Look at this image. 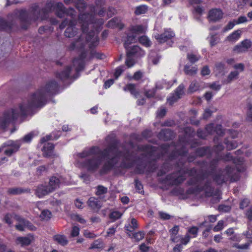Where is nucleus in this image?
<instances>
[{
  "label": "nucleus",
  "mask_w": 252,
  "mask_h": 252,
  "mask_svg": "<svg viewBox=\"0 0 252 252\" xmlns=\"http://www.w3.org/2000/svg\"><path fill=\"white\" fill-rule=\"evenodd\" d=\"M185 136L179 138L177 145L164 144L159 147L152 146L150 145H142L138 147V149L142 151L143 153L140 157L129 151L121 152L118 149V142L112 136H108L106 141L109 143L107 148L102 150L98 146H94V156L100 155L101 159H106L99 173L100 175L107 174L118 163L119 158H123L121 167L123 168H131L135 162L137 165L135 172L142 174L145 172H153L156 169L155 160L165 155L170 150L172 153L169 156L170 161L178 159L177 167L179 169L176 172L168 174L164 179H159V182L163 184L170 186H179L186 179V174L191 177L187 182L188 186H196L194 188H189L187 191L188 194H193L204 191L206 196H211L214 193V188L212 187V182L207 179L204 185H201L202 181L208 177L207 173L202 175L197 174V170L193 167L190 169L183 168L186 162V157L188 152L187 148L190 145L189 138L192 137L194 131L191 127H186L184 129Z\"/></svg>",
  "instance_id": "f257e3e1"
},
{
  "label": "nucleus",
  "mask_w": 252,
  "mask_h": 252,
  "mask_svg": "<svg viewBox=\"0 0 252 252\" xmlns=\"http://www.w3.org/2000/svg\"><path fill=\"white\" fill-rule=\"evenodd\" d=\"M78 21L81 25L82 33L77 40L73 42L69 46L70 50H76L80 53L79 57L74 59L72 62L77 73L84 68L85 59L88 52L86 48L87 44L91 49L90 59H102L105 57L104 54L93 49L99 43L98 34L102 30L104 20L96 18L94 14L86 12L78 15Z\"/></svg>",
  "instance_id": "f03ea898"
},
{
  "label": "nucleus",
  "mask_w": 252,
  "mask_h": 252,
  "mask_svg": "<svg viewBox=\"0 0 252 252\" xmlns=\"http://www.w3.org/2000/svg\"><path fill=\"white\" fill-rule=\"evenodd\" d=\"M58 84L55 80L48 82L45 87L41 88L31 95L26 100L20 103L18 108H12L4 112L0 116V128L4 129L10 123H13L19 117L27 115L35 108L42 107L46 103L47 97L56 94Z\"/></svg>",
  "instance_id": "7ed1b4c3"
},
{
  "label": "nucleus",
  "mask_w": 252,
  "mask_h": 252,
  "mask_svg": "<svg viewBox=\"0 0 252 252\" xmlns=\"http://www.w3.org/2000/svg\"><path fill=\"white\" fill-rule=\"evenodd\" d=\"M65 9L61 2H57L55 5L52 2H48L46 6L41 9L37 3H34L32 5L29 11L25 9L17 10L14 12V14L20 20L22 29L26 30L32 22L38 19H46L48 17L49 12L54 9L58 17H63L65 16Z\"/></svg>",
  "instance_id": "20e7f679"
},
{
  "label": "nucleus",
  "mask_w": 252,
  "mask_h": 252,
  "mask_svg": "<svg viewBox=\"0 0 252 252\" xmlns=\"http://www.w3.org/2000/svg\"><path fill=\"white\" fill-rule=\"evenodd\" d=\"M221 160L224 161H232L236 164V169L230 166H227L223 170L220 171L218 174L213 175V180L218 185H221L230 180L231 182L239 179V173L245 171L246 168L241 158H235L230 153L220 156Z\"/></svg>",
  "instance_id": "39448f33"
},
{
  "label": "nucleus",
  "mask_w": 252,
  "mask_h": 252,
  "mask_svg": "<svg viewBox=\"0 0 252 252\" xmlns=\"http://www.w3.org/2000/svg\"><path fill=\"white\" fill-rule=\"evenodd\" d=\"M101 159L92 157L87 158L81 162V166L91 173H94L99 168L101 164Z\"/></svg>",
  "instance_id": "423d86ee"
},
{
  "label": "nucleus",
  "mask_w": 252,
  "mask_h": 252,
  "mask_svg": "<svg viewBox=\"0 0 252 252\" xmlns=\"http://www.w3.org/2000/svg\"><path fill=\"white\" fill-rule=\"evenodd\" d=\"M185 86L183 84H181L175 90L174 93L168 97L167 102L170 105L180 99L184 94Z\"/></svg>",
  "instance_id": "0eeeda50"
},
{
  "label": "nucleus",
  "mask_w": 252,
  "mask_h": 252,
  "mask_svg": "<svg viewBox=\"0 0 252 252\" xmlns=\"http://www.w3.org/2000/svg\"><path fill=\"white\" fill-rule=\"evenodd\" d=\"M174 36L175 33L173 32L171 29H167L165 30L163 33L156 34L155 37L158 42L162 43L170 39Z\"/></svg>",
  "instance_id": "6e6552de"
},
{
  "label": "nucleus",
  "mask_w": 252,
  "mask_h": 252,
  "mask_svg": "<svg viewBox=\"0 0 252 252\" xmlns=\"http://www.w3.org/2000/svg\"><path fill=\"white\" fill-rule=\"evenodd\" d=\"M126 53L133 56L134 58H140L145 55V51L139 46L134 45L131 47H128Z\"/></svg>",
  "instance_id": "1a4fd4ad"
},
{
  "label": "nucleus",
  "mask_w": 252,
  "mask_h": 252,
  "mask_svg": "<svg viewBox=\"0 0 252 252\" xmlns=\"http://www.w3.org/2000/svg\"><path fill=\"white\" fill-rule=\"evenodd\" d=\"M175 133L169 128L162 129L158 134V137L163 141L172 139L175 137Z\"/></svg>",
  "instance_id": "9d476101"
},
{
  "label": "nucleus",
  "mask_w": 252,
  "mask_h": 252,
  "mask_svg": "<svg viewBox=\"0 0 252 252\" xmlns=\"http://www.w3.org/2000/svg\"><path fill=\"white\" fill-rule=\"evenodd\" d=\"M76 21L75 20H69L68 26L64 32V35L67 37H73L77 32V29L75 27Z\"/></svg>",
  "instance_id": "9b49d317"
},
{
  "label": "nucleus",
  "mask_w": 252,
  "mask_h": 252,
  "mask_svg": "<svg viewBox=\"0 0 252 252\" xmlns=\"http://www.w3.org/2000/svg\"><path fill=\"white\" fill-rule=\"evenodd\" d=\"M223 16V12L220 9H212L209 12L208 19L210 21H217L221 19Z\"/></svg>",
  "instance_id": "f8f14e48"
},
{
  "label": "nucleus",
  "mask_w": 252,
  "mask_h": 252,
  "mask_svg": "<svg viewBox=\"0 0 252 252\" xmlns=\"http://www.w3.org/2000/svg\"><path fill=\"white\" fill-rule=\"evenodd\" d=\"M252 46V41L250 39H245L241 43L236 45L234 50L238 52H243L247 51Z\"/></svg>",
  "instance_id": "ddd939ff"
},
{
  "label": "nucleus",
  "mask_w": 252,
  "mask_h": 252,
  "mask_svg": "<svg viewBox=\"0 0 252 252\" xmlns=\"http://www.w3.org/2000/svg\"><path fill=\"white\" fill-rule=\"evenodd\" d=\"M195 154L197 157H203L207 156L208 158H210L212 154V150L210 147H202L196 150Z\"/></svg>",
  "instance_id": "4468645a"
},
{
  "label": "nucleus",
  "mask_w": 252,
  "mask_h": 252,
  "mask_svg": "<svg viewBox=\"0 0 252 252\" xmlns=\"http://www.w3.org/2000/svg\"><path fill=\"white\" fill-rule=\"evenodd\" d=\"M106 26L109 28H118L120 30H122L124 27V25L122 23L121 19L118 17H114L110 20Z\"/></svg>",
  "instance_id": "2eb2a0df"
},
{
  "label": "nucleus",
  "mask_w": 252,
  "mask_h": 252,
  "mask_svg": "<svg viewBox=\"0 0 252 252\" xmlns=\"http://www.w3.org/2000/svg\"><path fill=\"white\" fill-rule=\"evenodd\" d=\"M51 192H52V191L48 186H44L43 185L38 186L35 190L36 195L40 198L47 195Z\"/></svg>",
  "instance_id": "dca6fc26"
},
{
  "label": "nucleus",
  "mask_w": 252,
  "mask_h": 252,
  "mask_svg": "<svg viewBox=\"0 0 252 252\" xmlns=\"http://www.w3.org/2000/svg\"><path fill=\"white\" fill-rule=\"evenodd\" d=\"M87 204L88 206L93 210H97L101 206L100 201L94 197H90L87 202Z\"/></svg>",
  "instance_id": "f3484780"
},
{
  "label": "nucleus",
  "mask_w": 252,
  "mask_h": 252,
  "mask_svg": "<svg viewBox=\"0 0 252 252\" xmlns=\"http://www.w3.org/2000/svg\"><path fill=\"white\" fill-rule=\"evenodd\" d=\"M171 240L174 243H180L182 245H187L190 241V237L189 235H186L183 236L180 235H177L175 237H173Z\"/></svg>",
  "instance_id": "a211bd4d"
},
{
  "label": "nucleus",
  "mask_w": 252,
  "mask_h": 252,
  "mask_svg": "<svg viewBox=\"0 0 252 252\" xmlns=\"http://www.w3.org/2000/svg\"><path fill=\"white\" fill-rule=\"evenodd\" d=\"M54 148L55 146L53 143H47L45 144L42 148L44 156L46 157L52 156L53 154Z\"/></svg>",
  "instance_id": "6ab92c4d"
},
{
  "label": "nucleus",
  "mask_w": 252,
  "mask_h": 252,
  "mask_svg": "<svg viewBox=\"0 0 252 252\" xmlns=\"http://www.w3.org/2000/svg\"><path fill=\"white\" fill-rule=\"evenodd\" d=\"M53 240L58 244L62 246H66L68 243V240L64 235L57 234L53 236Z\"/></svg>",
  "instance_id": "aec40b11"
},
{
  "label": "nucleus",
  "mask_w": 252,
  "mask_h": 252,
  "mask_svg": "<svg viewBox=\"0 0 252 252\" xmlns=\"http://www.w3.org/2000/svg\"><path fill=\"white\" fill-rule=\"evenodd\" d=\"M33 240V237L31 235L25 237H19L17 238L16 242L17 244H20L22 246L29 245Z\"/></svg>",
  "instance_id": "412c9836"
},
{
  "label": "nucleus",
  "mask_w": 252,
  "mask_h": 252,
  "mask_svg": "<svg viewBox=\"0 0 252 252\" xmlns=\"http://www.w3.org/2000/svg\"><path fill=\"white\" fill-rule=\"evenodd\" d=\"M61 182V180L60 178L53 176L50 179L48 186L51 190L53 191L59 187Z\"/></svg>",
  "instance_id": "4be33fe9"
},
{
  "label": "nucleus",
  "mask_w": 252,
  "mask_h": 252,
  "mask_svg": "<svg viewBox=\"0 0 252 252\" xmlns=\"http://www.w3.org/2000/svg\"><path fill=\"white\" fill-rule=\"evenodd\" d=\"M71 67L70 66H67L64 70L60 72H58L56 74V77L61 80H63L67 79L69 77Z\"/></svg>",
  "instance_id": "5701e85b"
},
{
  "label": "nucleus",
  "mask_w": 252,
  "mask_h": 252,
  "mask_svg": "<svg viewBox=\"0 0 252 252\" xmlns=\"http://www.w3.org/2000/svg\"><path fill=\"white\" fill-rule=\"evenodd\" d=\"M126 39L124 40V47L126 50H127V48L129 47L130 44L134 43L136 41V35L131 33H126Z\"/></svg>",
  "instance_id": "b1692460"
},
{
  "label": "nucleus",
  "mask_w": 252,
  "mask_h": 252,
  "mask_svg": "<svg viewBox=\"0 0 252 252\" xmlns=\"http://www.w3.org/2000/svg\"><path fill=\"white\" fill-rule=\"evenodd\" d=\"M137 227V221H128L127 223L125 225V228L129 237H131L130 233L134 231Z\"/></svg>",
  "instance_id": "393cba45"
},
{
  "label": "nucleus",
  "mask_w": 252,
  "mask_h": 252,
  "mask_svg": "<svg viewBox=\"0 0 252 252\" xmlns=\"http://www.w3.org/2000/svg\"><path fill=\"white\" fill-rule=\"evenodd\" d=\"M128 31L134 34H139L145 32V28L141 25L131 26L129 27Z\"/></svg>",
  "instance_id": "a878e982"
},
{
  "label": "nucleus",
  "mask_w": 252,
  "mask_h": 252,
  "mask_svg": "<svg viewBox=\"0 0 252 252\" xmlns=\"http://www.w3.org/2000/svg\"><path fill=\"white\" fill-rule=\"evenodd\" d=\"M30 189H23L21 188H14L9 189L8 192L9 194L16 195L20 194L23 193H30Z\"/></svg>",
  "instance_id": "bb28decb"
},
{
  "label": "nucleus",
  "mask_w": 252,
  "mask_h": 252,
  "mask_svg": "<svg viewBox=\"0 0 252 252\" xmlns=\"http://www.w3.org/2000/svg\"><path fill=\"white\" fill-rule=\"evenodd\" d=\"M173 83L170 82H167L165 80H162L157 82L156 84L155 89L160 90L164 87H166L167 89H169L172 85Z\"/></svg>",
  "instance_id": "cd10ccee"
},
{
  "label": "nucleus",
  "mask_w": 252,
  "mask_h": 252,
  "mask_svg": "<svg viewBox=\"0 0 252 252\" xmlns=\"http://www.w3.org/2000/svg\"><path fill=\"white\" fill-rule=\"evenodd\" d=\"M61 135V132L58 131V134H56L55 132H52L50 135H47L45 137H42L41 140V143H43L49 140H55L58 139Z\"/></svg>",
  "instance_id": "c85d7f7f"
},
{
  "label": "nucleus",
  "mask_w": 252,
  "mask_h": 252,
  "mask_svg": "<svg viewBox=\"0 0 252 252\" xmlns=\"http://www.w3.org/2000/svg\"><path fill=\"white\" fill-rule=\"evenodd\" d=\"M197 71V67L196 66H191L190 65L186 64L184 67V72L186 74L192 76L196 74Z\"/></svg>",
  "instance_id": "c756f323"
},
{
  "label": "nucleus",
  "mask_w": 252,
  "mask_h": 252,
  "mask_svg": "<svg viewBox=\"0 0 252 252\" xmlns=\"http://www.w3.org/2000/svg\"><path fill=\"white\" fill-rule=\"evenodd\" d=\"M108 192V189L102 185H98L96 187L95 194L100 198L103 197L104 195Z\"/></svg>",
  "instance_id": "7c9ffc66"
},
{
  "label": "nucleus",
  "mask_w": 252,
  "mask_h": 252,
  "mask_svg": "<svg viewBox=\"0 0 252 252\" xmlns=\"http://www.w3.org/2000/svg\"><path fill=\"white\" fill-rule=\"evenodd\" d=\"M221 160L220 156H217L216 158L211 160L209 163V167L211 169V173L213 174L216 170L219 162Z\"/></svg>",
  "instance_id": "2f4dec72"
},
{
  "label": "nucleus",
  "mask_w": 252,
  "mask_h": 252,
  "mask_svg": "<svg viewBox=\"0 0 252 252\" xmlns=\"http://www.w3.org/2000/svg\"><path fill=\"white\" fill-rule=\"evenodd\" d=\"M241 34V31L240 30L235 31L227 37V39L229 41L235 42L239 39Z\"/></svg>",
  "instance_id": "473e14b6"
},
{
  "label": "nucleus",
  "mask_w": 252,
  "mask_h": 252,
  "mask_svg": "<svg viewBox=\"0 0 252 252\" xmlns=\"http://www.w3.org/2000/svg\"><path fill=\"white\" fill-rule=\"evenodd\" d=\"M3 220H24L15 213H12L5 215Z\"/></svg>",
  "instance_id": "72a5a7b5"
},
{
  "label": "nucleus",
  "mask_w": 252,
  "mask_h": 252,
  "mask_svg": "<svg viewBox=\"0 0 252 252\" xmlns=\"http://www.w3.org/2000/svg\"><path fill=\"white\" fill-rule=\"evenodd\" d=\"M224 142L226 145L227 150L229 151L234 149L238 147V143L234 140L230 141L228 138H226Z\"/></svg>",
  "instance_id": "f704fd0d"
},
{
  "label": "nucleus",
  "mask_w": 252,
  "mask_h": 252,
  "mask_svg": "<svg viewBox=\"0 0 252 252\" xmlns=\"http://www.w3.org/2000/svg\"><path fill=\"white\" fill-rule=\"evenodd\" d=\"M125 91H128L130 92L131 94L133 95L135 97H137L138 94V92L136 91L135 89V85L133 84H128L126 85L124 88Z\"/></svg>",
  "instance_id": "c9c22d12"
},
{
  "label": "nucleus",
  "mask_w": 252,
  "mask_h": 252,
  "mask_svg": "<svg viewBox=\"0 0 252 252\" xmlns=\"http://www.w3.org/2000/svg\"><path fill=\"white\" fill-rule=\"evenodd\" d=\"M11 28L10 23L7 22L2 18H0V30H10Z\"/></svg>",
  "instance_id": "e433bc0d"
},
{
  "label": "nucleus",
  "mask_w": 252,
  "mask_h": 252,
  "mask_svg": "<svg viewBox=\"0 0 252 252\" xmlns=\"http://www.w3.org/2000/svg\"><path fill=\"white\" fill-rule=\"evenodd\" d=\"M75 7L79 11H83L87 7V3L84 0H77L75 2Z\"/></svg>",
  "instance_id": "4c0bfd02"
},
{
  "label": "nucleus",
  "mask_w": 252,
  "mask_h": 252,
  "mask_svg": "<svg viewBox=\"0 0 252 252\" xmlns=\"http://www.w3.org/2000/svg\"><path fill=\"white\" fill-rule=\"evenodd\" d=\"M138 41L142 45L146 47H150L152 44L149 38L145 35L139 37Z\"/></svg>",
  "instance_id": "58836bf2"
},
{
  "label": "nucleus",
  "mask_w": 252,
  "mask_h": 252,
  "mask_svg": "<svg viewBox=\"0 0 252 252\" xmlns=\"http://www.w3.org/2000/svg\"><path fill=\"white\" fill-rule=\"evenodd\" d=\"M148 8L146 5H139L135 8L134 13L136 15L145 14L148 11Z\"/></svg>",
  "instance_id": "ea45409f"
},
{
  "label": "nucleus",
  "mask_w": 252,
  "mask_h": 252,
  "mask_svg": "<svg viewBox=\"0 0 252 252\" xmlns=\"http://www.w3.org/2000/svg\"><path fill=\"white\" fill-rule=\"evenodd\" d=\"M159 215L160 217V218L162 220H177L179 219V218H177L175 216L170 215L169 214L163 212H159Z\"/></svg>",
  "instance_id": "a19ab883"
},
{
  "label": "nucleus",
  "mask_w": 252,
  "mask_h": 252,
  "mask_svg": "<svg viewBox=\"0 0 252 252\" xmlns=\"http://www.w3.org/2000/svg\"><path fill=\"white\" fill-rule=\"evenodd\" d=\"M40 217L42 220H49L52 217V213L48 210H44L42 211Z\"/></svg>",
  "instance_id": "79ce46f5"
},
{
  "label": "nucleus",
  "mask_w": 252,
  "mask_h": 252,
  "mask_svg": "<svg viewBox=\"0 0 252 252\" xmlns=\"http://www.w3.org/2000/svg\"><path fill=\"white\" fill-rule=\"evenodd\" d=\"M239 73L237 71H231L227 77V80H226V83H230L233 80L236 79L239 75Z\"/></svg>",
  "instance_id": "37998d69"
},
{
  "label": "nucleus",
  "mask_w": 252,
  "mask_h": 252,
  "mask_svg": "<svg viewBox=\"0 0 252 252\" xmlns=\"http://www.w3.org/2000/svg\"><path fill=\"white\" fill-rule=\"evenodd\" d=\"M224 66V64L222 63H216L214 71L217 74L222 73L225 69Z\"/></svg>",
  "instance_id": "c03bdc74"
},
{
  "label": "nucleus",
  "mask_w": 252,
  "mask_h": 252,
  "mask_svg": "<svg viewBox=\"0 0 252 252\" xmlns=\"http://www.w3.org/2000/svg\"><path fill=\"white\" fill-rule=\"evenodd\" d=\"M198 233V228L196 227L193 226L189 228L188 230V232L186 235H189L190 239L191 238H195L197 236Z\"/></svg>",
  "instance_id": "a18cd8bd"
},
{
  "label": "nucleus",
  "mask_w": 252,
  "mask_h": 252,
  "mask_svg": "<svg viewBox=\"0 0 252 252\" xmlns=\"http://www.w3.org/2000/svg\"><path fill=\"white\" fill-rule=\"evenodd\" d=\"M6 145L8 147L17 148L18 147L17 149L19 150L21 145V140H18L15 141L9 140L7 142Z\"/></svg>",
  "instance_id": "49530a36"
},
{
  "label": "nucleus",
  "mask_w": 252,
  "mask_h": 252,
  "mask_svg": "<svg viewBox=\"0 0 252 252\" xmlns=\"http://www.w3.org/2000/svg\"><path fill=\"white\" fill-rule=\"evenodd\" d=\"M172 193L175 195L183 196L185 195V189L180 187H175L172 190Z\"/></svg>",
  "instance_id": "de8ad7c7"
},
{
  "label": "nucleus",
  "mask_w": 252,
  "mask_h": 252,
  "mask_svg": "<svg viewBox=\"0 0 252 252\" xmlns=\"http://www.w3.org/2000/svg\"><path fill=\"white\" fill-rule=\"evenodd\" d=\"M134 58L133 56L126 53V59L125 63L127 67H131L134 64Z\"/></svg>",
  "instance_id": "09e8293b"
},
{
  "label": "nucleus",
  "mask_w": 252,
  "mask_h": 252,
  "mask_svg": "<svg viewBox=\"0 0 252 252\" xmlns=\"http://www.w3.org/2000/svg\"><path fill=\"white\" fill-rule=\"evenodd\" d=\"M145 233L143 231H139L137 233H134L132 235H131V238H133L137 242L140 241L142 240L144 237Z\"/></svg>",
  "instance_id": "8fccbe9b"
},
{
  "label": "nucleus",
  "mask_w": 252,
  "mask_h": 252,
  "mask_svg": "<svg viewBox=\"0 0 252 252\" xmlns=\"http://www.w3.org/2000/svg\"><path fill=\"white\" fill-rule=\"evenodd\" d=\"M200 58V56L199 55H195L193 54H188L187 59L191 63H194L198 61Z\"/></svg>",
  "instance_id": "3c124183"
},
{
  "label": "nucleus",
  "mask_w": 252,
  "mask_h": 252,
  "mask_svg": "<svg viewBox=\"0 0 252 252\" xmlns=\"http://www.w3.org/2000/svg\"><path fill=\"white\" fill-rule=\"evenodd\" d=\"M76 12L75 9L72 7L66 8L65 10V15L70 16L71 18V20H74L76 16Z\"/></svg>",
  "instance_id": "603ef678"
},
{
  "label": "nucleus",
  "mask_w": 252,
  "mask_h": 252,
  "mask_svg": "<svg viewBox=\"0 0 252 252\" xmlns=\"http://www.w3.org/2000/svg\"><path fill=\"white\" fill-rule=\"evenodd\" d=\"M224 146L221 143H219L217 145H215L213 148L214 153L216 154L217 156H220L219 155L220 152L224 150Z\"/></svg>",
  "instance_id": "864d4df0"
},
{
  "label": "nucleus",
  "mask_w": 252,
  "mask_h": 252,
  "mask_svg": "<svg viewBox=\"0 0 252 252\" xmlns=\"http://www.w3.org/2000/svg\"><path fill=\"white\" fill-rule=\"evenodd\" d=\"M33 136L34 133L33 132H30L26 135L22 139L20 140H21V144L23 143H30Z\"/></svg>",
  "instance_id": "5fc2aeb1"
},
{
  "label": "nucleus",
  "mask_w": 252,
  "mask_h": 252,
  "mask_svg": "<svg viewBox=\"0 0 252 252\" xmlns=\"http://www.w3.org/2000/svg\"><path fill=\"white\" fill-rule=\"evenodd\" d=\"M199 85L197 83L196 81H192L191 82L189 88V91L190 93H193L194 92H196L199 89Z\"/></svg>",
  "instance_id": "6e6d98bb"
},
{
  "label": "nucleus",
  "mask_w": 252,
  "mask_h": 252,
  "mask_svg": "<svg viewBox=\"0 0 252 252\" xmlns=\"http://www.w3.org/2000/svg\"><path fill=\"white\" fill-rule=\"evenodd\" d=\"M215 127L213 123H210L207 125L205 127V130L209 135L212 134L215 132Z\"/></svg>",
  "instance_id": "4d7b16f0"
},
{
  "label": "nucleus",
  "mask_w": 252,
  "mask_h": 252,
  "mask_svg": "<svg viewBox=\"0 0 252 252\" xmlns=\"http://www.w3.org/2000/svg\"><path fill=\"white\" fill-rule=\"evenodd\" d=\"M215 132L219 136H223L225 133V130L222 129L221 125H217L215 126Z\"/></svg>",
  "instance_id": "13d9d810"
},
{
  "label": "nucleus",
  "mask_w": 252,
  "mask_h": 252,
  "mask_svg": "<svg viewBox=\"0 0 252 252\" xmlns=\"http://www.w3.org/2000/svg\"><path fill=\"white\" fill-rule=\"evenodd\" d=\"M247 117L248 121L252 122V103H249L247 105Z\"/></svg>",
  "instance_id": "bf43d9fd"
},
{
  "label": "nucleus",
  "mask_w": 252,
  "mask_h": 252,
  "mask_svg": "<svg viewBox=\"0 0 252 252\" xmlns=\"http://www.w3.org/2000/svg\"><path fill=\"white\" fill-rule=\"evenodd\" d=\"M135 187L137 192L139 193H142L144 192L143 185L137 179H135Z\"/></svg>",
  "instance_id": "052dcab7"
},
{
  "label": "nucleus",
  "mask_w": 252,
  "mask_h": 252,
  "mask_svg": "<svg viewBox=\"0 0 252 252\" xmlns=\"http://www.w3.org/2000/svg\"><path fill=\"white\" fill-rule=\"evenodd\" d=\"M122 215V214L121 212L119 211L115 210L112 211L110 214L109 216L110 218L112 219L117 220L120 219Z\"/></svg>",
  "instance_id": "680f3d73"
},
{
  "label": "nucleus",
  "mask_w": 252,
  "mask_h": 252,
  "mask_svg": "<svg viewBox=\"0 0 252 252\" xmlns=\"http://www.w3.org/2000/svg\"><path fill=\"white\" fill-rule=\"evenodd\" d=\"M125 69L126 67L124 65H121L116 68L114 74L116 79H117L122 74Z\"/></svg>",
  "instance_id": "e2e57ef3"
},
{
  "label": "nucleus",
  "mask_w": 252,
  "mask_h": 252,
  "mask_svg": "<svg viewBox=\"0 0 252 252\" xmlns=\"http://www.w3.org/2000/svg\"><path fill=\"white\" fill-rule=\"evenodd\" d=\"M18 151L17 148L7 147L4 150V154L7 156H11L13 154L16 153Z\"/></svg>",
  "instance_id": "0e129e2a"
},
{
  "label": "nucleus",
  "mask_w": 252,
  "mask_h": 252,
  "mask_svg": "<svg viewBox=\"0 0 252 252\" xmlns=\"http://www.w3.org/2000/svg\"><path fill=\"white\" fill-rule=\"evenodd\" d=\"M103 247L102 242L100 240L95 241L91 246L90 249H99Z\"/></svg>",
  "instance_id": "69168bd1"
},
{
  "label": "nucleus",
  "mask_w": 252,
  "mask_h": 252,
  "mask_svg": "<svg viewBox=\"0 0 252 252\" xmlns=\"http://www.w3.org/2000/svg\"><path fill=\"white\" fill-rule=\"evenodd\" d=\"M166 109L164 107H160L157 112V116L159 118L163 117L166 114Z\"/></svg>",
  "instance_id": "338daca9"
},
{
  "label": "nucleus",
  "mask_w": 252,
  "mask_h": 252,
  "mask_svg": "<svg viewBox=\"0 0 252 252\" xmlns=\"http://www.w3.org/2000/svg\"><path fill=\"white\" fill-rule=\"evenodd\" d=\"M208 135V134L206 131H204L201 129H198L197 131V135L200 138L204 139Z\"/></svg>",
  "instance_id": "774afa93"
}]
</instances>
